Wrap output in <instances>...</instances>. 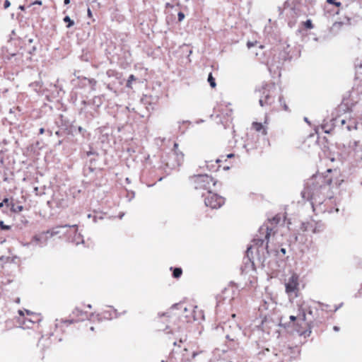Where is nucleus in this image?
<instances>
[{
    "instance_id": "f257e3e1",
    "label": "nucleus",
    "mask_w": 362,
    "mask_h": 362,
    "mask_svg": "<svg viewBox=\"0 0 362 362\" xmlns=\"http://www.w3.org/2000/svg\"><path fill=\"white\" fill-rule=\"evenodd\" d=\"M332 172L329 169L327 175L316 174L312 176L306 182L305 187L302 192L303 197L311 201L313 205H327L332 203L334 197L333 189H337L339 183L334 182L329 174Z\"/></svg>"
},
{
    "instance_id": "f03ea898",
    "label": "nucleus",
    "mask_w": 362,
    "mask_h": 362,
    "mask_svg": "<svg viewBox=\"0 0 362 362\" xmlns=\"http://www.w3.org/2000/svg\"><path fill=\"white\" fill-rule=\"evenodd\" d=\"M323 229L324 225L320 221L310 218L301 223L295 239L300 243H305L308 236L312 238V235L321 233Z\"/></svg>"
},
{
    "instance_id": "7ed1b4c3",
    "label": "nucleus",
    "mask_w": 362,
    "mask_h": 362,
    "mask_svg": "<svg viewBox=\"0 0 362 362\" xmlns=\"http://www.w3.org/2000/svg\"><path fill=\"white\" fill-rule=\"evenodd\" d=\"M190 180L196 189L206 190L208 194L216 184V180L208 175H196L191 177Z\"/></svg>"
},
{
    "instance_id": "20e7f679",
    "label": "nucleus",
    "mask_w": 362,
    "mask_h": 362,
    "mask_svg": "<svg viewBox=\"0 0 362 362\" xmlns=\"http://www.w3.org/2000/svg\"><path fill=\"white\" fill-rule=\"evenodd\" d=\"M259 92L262 95L259 98V104L262 107L271 105L277 95V90L274 83H267L262 86Z\"/></svg>"
},
{
    "instance_id": "39448f33",
    "label": "nucleus",
    "mask_w": 362,
    "mask_h": 362,
    "mask_svg": "<svg viewBox=\"0 0 362 362\" xmlns=\"http://www.w3.org/2000/svg\"><path fill=\"white\" fill-rule=\"evenodd\" d=\"M184 157V153L179 149L178 144L175 143L173 151L168 156L166 165L172 169L178 168L183 163Z\"/></svg>"
},
{
    "instance_id": "423d86ee",
    "label": "nucleus",
    "mask_w": 362,
    "mask_h": 362,
    "mask_svg": "<svg viewBox=\"0 0 362 362\" xmlns=\"http://www.w3.org/2000/svg\"><path fill=\"white\" fill-rule=\"evenodd\" d=\"M26 315H24L22 310H19L18 313L21 316L19 320L21 326L24 329L33 328L35 325L38 324L42 320V317L40 314L33 313L26 310Z\"/></svg>"
},
{
    "instance_id": "0eeeda50",
    "label": "nucleus",
    "mask_w": 362,
    "mask_h": 362,
    "mask_svg": "<svg viewBox=\"0 0 362 362\" xmlns=\"http://www.w3.org/2000/svg\"><path fill=\"white\" fill-rule=\"evenodd\" d=\"M285 291L290 296L292 293L298 296L299 292V276L293 272L291 276L286 281Z\"/></svg>"
},
{
    "instance_id": "6e6552de",
    "label": "nucleus",
    "mask_w": 362,
    "mask_h": 362,
    "mask_svg": "<svg viewBox=\"0 0 362 362\" xmlns=\"http://www.w3.org/2000/svg\"><path fill=\"white\" fill-rule=\"evenodd\" d=\"M204 203L208 207L218 209L224 204L225 199L217 194L209 192L204 199Z\"/></svg>"
},
{
    "instance_id": "1a4fd4ad",
    "label": "nucleus",
    "mask_w": 362,
    "mask_h": 362,
    "mask_svg": "<svg viewBox=\"0 0 362 362\" xmlns=\"http://www.w3.org/2000/svg\"><path fill=\"white\" fill-rule=\"evenodd\" d=\"M297 307L296 315H291L290 320L292 322L297 320L298 322L305 324L306 312L308 311L307 304L304 300H300L297 303Z\"/></svg>"
},
{
    "instance_id": "9d476101",
    "label": "nucleus",
    "mask_w": 362,
    "mask_h": 362,
    "mask_svg": "<svg viewBox=\"0 0 362 362\" xmlns=\"http://www.w3.org/2000/svg\"><path fill=\"white\" fill-rule=\"evenodd\" d=\"M88 317L87 312H84L81 309L76 308L71 313V319L63 321V323L68 325L74 322L83 321Z\"/></svg>"
},
{
    "instance_id": "9b49d317",
    "label": "nucleus",
    "mask_w": 362,
    "mask_h": 362,
    "mask_svg": "<svg viewBox=\"0 0 362 362\" xmlns=\"http://www.w3.org/2000/svg\"><path fill=\"white\" fill-rule=\"evenodd\" d=\"M340 123H341V125L342 127H344V129L348 132L358 129V122L354 117H346L345 119H342L340 121Z\"/></svg>"
},
{
    "instance_id": "f8f14e48",
    "label": "nucleus",
    "mask_w": 362,
    "mask_h": 362,
    "mask_svg": "<svg viewBox=\"0 0 362 362\" xmlns=\"http://www.w3.org/2000/svg\"><path fill=\"white\" fill-rule=\"evenodd\" d=\"M252 129L263 136L267 134V127L260 122H254L252 123Z\"/></svg>"
},
{
    "instance_id": "ddd939ff",
    "label": "nucleus",
    "mask_w": 362,
    "mask_h": 362,
    "mask_svg": "<svg viewBox=\"0 0 362 362\" xmlns=\"http://www.w3.org/2000/svg\"><path fill=\"white\" fill-rule=\"evenodd\" d=\"M235 157L234 153H229L226 156L222 155L220 156V158L216 159V163L218 164V168L222 167L223 170H226L230 168V166L228 165H223L221 164L223 162H226L227 160V158H232Z\"/></svg>"
},
{
    "instance_id": "4468645a",
    "label": "nucleus",
    "mask_w": 362,
    "mask_h": 362,
    "mask_svg": "<svg viewBox=\"0 0 362 362\" xmlns=\"http://www.w3.org/2000/svg\"><path fill=\"white\" fill-rule=\"evenodd\" d=\"M170 270L173 271V276L175 279H179L182 274V269L180 267H170Z\"/></svg>"
},
{
    "instance_id": "2eb2a0df",
    "label": "nucleus",
    "mask_w": 362,
    "mask_h": 362,
    "mask_svg": "<svg viewBox=\"0 0 362 362\" xmlns=\"http://www.w3.org/2000/svg\"><path fill=\"white\" fill-rule=\"evenodd\" d=\"M260 233H265V239L268 241L270 235L274 233H273V229L272 228H269L268 227H266L265 228H260V230H259Z\"/></svg>"
},
{
    "instance_id": "dca6fc26",
    "label": "nucleus",
    "mask_w": 362,
    "mask_h": 362,
    "mask_svg": "<svg viewBox=\"0 0 362 362\" xmlns=\"http://www.w3.org/2000/svg\"><path fill=\"white\" fill-rule=\"evenodd\" d=\"M23 210V206L22 205H17L13 202H11V211L14 213H19Z\"/></svg>"
},
{
    "instance_id": "f3484780",
    "label": "nucleus",
    "mask_w": 362,
    "mask_h": 362,
    "mask_svg": "<svg viewBox=\"0 0 362 362\" xmlns=\"http://www.w3.org/2000/svg\"><path fill=\"white\" fill-rule=\"evenodd\" d=\"M279 103H280V105H281L282 110H284L285 111L289 110V108H288L287 104L286 103V101L283 97L279 96Z\"/></svg>"
},
{
    "instance_id": "a211bd4d",
    "label": "nucleus",
    "mask_w": 362,
    "mask_h": 362,
    "mask_svg": "<svg viewBox=\"0 0 362 362\" xmlns=\"http://www.w3.org/2000/svg\"><path fill=\"white\" fill-rule=\"evenodd\" d=\"M208 82L210 84V86L212 88H215L216 87V81H215V78L213 77L212 76V74L210 73L209 74V76H208Z\"/></svg>"
},
{
    "instance_id": "6ab92c4d",
    "label": "nucleus",
    "mask_w": 362,
    "mask_h": 362,
    "mask_svg": "<svg viewBox=\"0 0 362 362\" xmlns=\"http://www.w3.org/2000/svg\"><path fill=\"white\" fill-rule=\"evenodd\" d=\"M64 21L65 23H67L66 28H71V27L72 25H74V21H73V20H71V19L70 18V17H69V16H65V17L64 18Z\"/></svg>"
},
{
    "instance_id": "aec40b11",
    "label": "nucleus",
    "mask_w": 362,
    "mask_h": 362,
    "mask_svg": "<svg viewBox=\"0 0 362 362\" xmlns=\"http://www.w3.org/2000/svg\"><path fill=\"white\" fill-rule=\"evenodd\" d=\"M136 77L134 76V75L132 74L129 76L128 79H127V88H132V81H136Z\"/></svg>"
},
{
    "instance_id": "412c9836",
    "label": "nucleus",
    "mask_w": 362,
    "mask_h": 362,
    "mask_svg": "<svg viewBox=\"0 0 362 362\" xmlns=\"http://www.w3.org/2000/svg\"><path fill=\"white\" fill-rule=\"evenodd\" d=\"M327 2L334 5L337 8H340L341 6V3L339 1H337V0H327Z\"/></svg>"
},
{
    "instance_id": "4be33fe9",
    "label": "nucleus",
    "mask_w": 362,
    "mask_h": 362,
    "mask_svg": "<svg viewBox=\"0 0 362 362\" xmlns=\"http://www.w3.org/2000/svg\"><path fill=\"white\" fill-rule=\"evenodd\" d=\"M0 228L1 230H9L11 229V226H7V225H5L4 221H0Z\"/></svg>"
},
{
    "instance_id": "5701e85b",
    "label": "nucleus",
    "mask_w": 362,
    "mask_h": 362,
    "mask_svg": "<svg viewBox=\"0 0 362 362\" xmlns=\"http://www.w3.org/2000/svg\"><path fill=\"white\" fill-rule=\"evenodd\" d=\"M304 25L305 26L306 28H308V29H311L313 28V23H312V21L310 20H307L305 23H304Z\"/></svg>"
},
{
    "instance_id": "b1692460",
    "label": "nucleus",
    "mask_w": 362,
    "mask_h": 362,
    "mask_svg": "<svg viewBox=\"0 0 362 362\" xmlns=\"http://www.w3.org/2000/svg\"><path fill=\"white\" fill-rule=\"evenodd\" d=\"M257 44V41H255V42H250V41H248L247 42V47L250 49V48L255 46Z\"/></svg>"
},
{
    "instance_id": "393cba45",
    "label": "nucleus",
    "mask_w": 362,
    "mask_h": 362,
    "mask_svg": "<svg viewBox=\"0 0 362 362\" xmlns=\"http://www.w3.org/2000/svg\"><path fill=\"white\" fill-rule=\"evenodd\" d=\"M177 16L179 21H182L185 18V14L182 12H179Z\"/></svg>"
},
{
    "instance_id": "a878e982",
    "label": "nucleus",
    "mask_w": 362,
    "mask_h": 362,
    "mask_svg": "<svg viewBox=\"0 0 362 362\" xmlns=\"http://www.w3.org/2000/svg\"><path fill=\"white\" fill-rule=\"evenodd\" d=\"M4 205L6 204L7 206H11V203L9 202V199L8 198H4L1 202Z\"/></svg>"
},
{
    "instance_id": "bb28decb",
    "label": "nucleus",
    "mask_w": 362,
    "mask_h": 362,
    "mask_svg": "<svg viewBox=\"0 0 362 362\" xmlns=\"http://www.w3.org/2000/svg\"><path fill=\"white\" fill-rule=\"evenodd\" d=\"M327 211L329 213H332L333 211L338 212L339 211V209L337 208V207H334V208H331L329 209H327Z\"/></svg>"
},
{
    "instance_id": "cd10ccee",
    "label": "nucleus",
    "mask_w": 362,
    "mask_h": 362,
    "mask_svg": "<svg viewBox=\"0 0 362 362\" xmlns=\"http://www.w3.org/2000/svg\"><path fill=\"white\" fill-rule=\"evenodd\" d=\"M11 5V3L8 0H6L5 2H4V8H8Z\"/></svg>"
},
{
    "instance_id": "c85d7f7f",
    "label": "nucleus",
    "mask_w": 362,
    "mask_h": 362,
    "mask_svg": "<svg viewBox=\"0 0 362 362\" xmlns=\"http://www.w3.org/2000/svg\"><path fill=\"white\" fill-rule=\"evenodd\" d=\"M42 1L41 0H36L35 2L32 3L30 6L37 4V5H42Z\"/></svg>"
},
{
    "instance_id": "c756f323",
    "label": "nucleus",
    "mask_w": 362,
    "mask_h": 362,
    "mask_svg": "<svg viewBox=\"0 0 362 362\" xmlns=\"http://www.w3.org/2000/svg\"><path fill=\"white\" fill-rule=\"evenodd\" d=\"M280 251H281V252L283 255H285V254H286V249H284V248H281Z\"/></svg>"
},
{
    "instance_id": "7c9ffc66",
    "label": "nucleus",
    "mask_w": 362,
    "mask_h": 362,
    "mask_svg": "<svg viewBox=\"0 0 362 362\" xmlns=\"http://www.w3.org/2000/svg\"><path fill=\"white\" fill-rule=\"evenodd\" d=\"M64 4H69L70 3V0H64Z\"/></svg>"
},
{
    "instance_id": "2f4dec72",
    "label": "nucleus",
    "mask_w": 362,
    "mask_h": 362,
    "mask_svg": "<svg viewBox=\"0 0 362 362\" xmlns=\"http://www.w3.org/2000/svg\"><path fill=\"white\" fill-rule=\"evenodd\" d=\"M90 329L91 331H94V330H95V327H94L93 326H90Z\"/></svg>"
},
{
    "instance_id": "473e14b6",
    "label": "nucleus",
    "mask_w": 362,
    "mask_h": 362,
    "mask_svg": "<svg viewBox=\"0 0 362 362\" xmlns=\"http://www.w3.org/2000/svg\"><path fill=\"white\" fill-rule=\"evenodd\" d=\"M40 133H41V134H42V133L44 132V129H43V128H41V129H40Z\"/></svg>"
},
{
    "instance_id": "72a5a7b5",
    "label": "nucleus",
    "mask_w": 362,
    "mask_h": 362,
    "mask_svg": "<svg viewBox=\"0 0 362 362\" xmlns=\"http://www.w3.org/2000/svg\"><path fill=\"white\" fill-rule=\"evenodd\" d=\"M4 206V204L2 202L0 203V209L2 208Z\"/></svg>"
},
{
    "instance_id": "f704fd0d",
    "label": "nucleus",
    "mask_w": 362,
    "mask_h": 362,
    "mask_svg": "<svg viewBox=\"0 0 362 362\" xmlns=\"http://www.w3.org/2000/svg\"><path fill=\"white\" fill-rule=\"evenodd\" d=\"M88 15H90V14H91V11H90V9H88Z\"/></svg>"
},
{
    "instance_id": "c9c22d12",
    "label": "nucleus",
    "mask_w": 362,
    "mask_h": 362,
    "mask_svg": "<svg viewBox=\"0 0 362 362\" xmlns=\"http://www.w3.org/2000/svg\"><path fill=\"white\" fill-rule=\"evenodd\" d=\"M259 48H260V49H264V45H260V46H259Z\"/></svg>"
},
{
    "instance_id": "e433bc0d",
    "label": "nucleus",
    "mask_w": 362,
    "mask_h": 362,
    "mask_svg": "<svg viewBox=\"0 0 362 362\" xmlns=\"http://www.w3.org/2000/svg\"><path fill=\"white\" fill-rule=\"evenodd\" d=\"M334 330H337V331L339 329L337 327H334Z\"/></svg>"
},
{
    "instance_id": "4c0bfd02",
    "label": "nucleus",
    "mask_w": 362,
    "mask_h": 362,
    "mask_svg": "<svg viewBox=\"0 0 362 362\" xmlns=\"http://www.w3.org/2000/svg\"><path fill=\"white\" fill-rule=\"evenodd\" d=\"M110 71H107V75H108V76H110Z\"/></svg>"
},
{
    "instance_id": "58836bf2",
    "label": "nucleus",
    "mask_w": 362,
    "mask_h": 362,
    "mask_svg": "<svg viewBox=\"0 0 362 362\" xmlns=\"http://www.w3.org/2000/svg\"><path fill=\"white\" fill-rule=\"evenodd\" d=\"M196 355H197L196 353H193V355H192L193 358L195 357Z\"/></svg>"
},
{
    "instance_id": "ea45409f",
    "label": "nucleus",
    "mask_w": 362,
    "mask_h": 362,
    "mask_svg": "<svg viewBox=\"0 0 362 362\" xmlns=\"http://www.w3.org/2000/svg\"><path fill=\"white\" fill-rule=\"evenodd\" d=\"M20 8H21V10H23V9H24L23 6H20Z\"/></svg>"
}]
</instances>
